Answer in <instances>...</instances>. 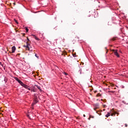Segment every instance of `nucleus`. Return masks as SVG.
I'll use <instances>...</instances> for the list:
<instances>
[{"instance_id":"obj_13","label":"nucleus","mask_w":128,"mask_h":128,"mask_svg":"<svg viewBox=\"0 0 128 128\" xmlns=\"http://www.w3.org/2000/svg\"><path fill=\"white\" fill-rule=\"evenodd\" d=\"M111 51L112 52H114H114H116V50H112Z\"/></svg>"},{"instance_id":"obj_34","label":"nucleus","mask_w":128,"mask_h":128,"mask_svg":"<svg viewBox=\"0 0 128 128\" xmlns=\"http://www.w3.org/2000/svg\"><path fill=\"white\" fill-rule=\"evenodd\" d=\"M94 118V116L92 117Z\"/></svg>"},{"instance_id":"obj_29","label":"nucleus","mask_w":128,"mask_h":128,"mask_svg":"<svg viewBox=\"0 0 128 128\" xmlns=\"http://www.w3.org/2000/svg\"><path fill=\"white\" fill-rule=\"evenodd\" d=\"M108 50H107L106 54H108Z\"/></svg>"},{"instance_id":"obj_23","label":"nucleus","mask_w":128,"mask_h":128,"mask_svg":"<svg viewBox=\"0 0 128 128\" xmlns=\"http://www.w3.org/2000/svg\"><path fill=\"white\" fill-rule=\"evenodd\" d=\"M125 126L126 128L128 126V124H125Z\"/></svg>"},{"instance_id":"obj_5","label":"nucleus","mask_w":128,"mask_h":128,"mask_svg":"<svg viewBox=\"0 0 128 128\" xmlns=\"http://www.w3.org/2000/svg\"><path fill=\"white\" fill-rule=\"evenodd\" d=\"M12 54H14V52H16V46H14L12 47Z\"/></svg>"},{"instance_id":"obj_28","label":"nucleus","mask_w":128,"mask_h":128,"mask_svg":"<svg viewBox=\"0 0 128 128\" xmlns=\"http://www.w3.org/2000/svg\"><path fill=\"white\" fill-rule=\"evenodd\" d=\"M104 108H106V105L103 106Z\"/></svg>"},{"instance_id":"obj_16","label":"nucleus","mask_w":128,"mask_h":128,"mask_svg":"<svg viewBox=\"0 0 128 128\" xmlns=\"http://www.w3.org/2000/svg\"><path fill=\"white\" fill-rule=\"evenodd\" d=\"M31 92H36V90L34 89L31 90Z\"/></svg>"},{"instance_id":"obj_9","label":"nucleus","mask_w":128,"mask_h":128,"mask_svg":"<svg viewBox=\"0 0 128 128\" xmlns=\"http://www.w3.org/2000/svg\"><path fill=\"white\" fill-rule=\"evenodd\" d=\"M110 116V113L108 112L107 114L106 115V117L108 118V116Z\"/></svg>"},{"instance_id":"obj_30","label":"nucleus","mask_w":128,"mask_h":128,"mask_svg":"<svg viewBox=\"0 0 128 128\" xmlns=\"http://www.w3.org/2000/svg\"><path fill=\"white\" fill-rule=\"evenodd\" d=\"M28 118H30V115H28Z\"/></svg>"},{"instance_id":"obj_24","label":"nucleus","mask_w":128,"mask_h":128,"mask_svg":"<svg viewBox=\"0 0 128 128\" xmlns=\"http://www.w3.org/2000/svg\"><path fill=\"white\" fill-rule=\"evenodd\" d=\"M64 74L66 75L68 74L66 73L65 72H64Z\"/></svg>"},{"instance_id":"obj_4","label":"nucleus","mask_w":128,"mask_h":128,"mask_svg":"<svg viewBox=\"0 0 128 128\" xmlns=\"http://www.w3.org/2000/svg\"><path fill=\"white\" fill-rule=\"evenodd\" d=\"M94 106H95L96 108H100V104L98 103H96L94 104Z\"/></svg>"},{"instance_id":"obj_1","label":"nucleus","mask_w":128,"mask_h":128,"mask_svg":"<svg viewBox=\"0 0 128 128\" xmlns=\"http://www.w3.org/2000/svg\"><path fill=\"white\" fill-rule=\"evenodd\" d=\"M24 48H26V50H30L31 52L32 51V50H30L32 47L30 46V44L29 42H26V46L24 45Z\"/></svg>"},{"instance_id":"obj_31","label":"nucleus","mask_w":128,"mask_h":128,"mask_svg":"<svg viewBox=\"0 0 128 128\" xmlns=\"http://www.w3.org/2000/svg\"><path fill=\"white\" fill-rule=\"evenodd\" d=\"M73 52H74V50H72Z\"/></svg>"},{"instance_id":"obj_10","label":"nucleus","mask_w":128,"mask_h":128,"mask_svg":"<svg viewBox=\"0 0 128 128\" xmlns=\"http://www.w3.org/2000/svg\"><path fill=\"white\" fill-rule=\"evenodd\" d=\"M33 36H34L35 40H38V37H36V36L35 35H33Z\"/></svg>"},{"instance_id":"obj_33","label":"nucleus","mask_w":128,"mask_h":128,"mask_svg":"<svg viewBox=\"0 0 128 128\" xmlns=\"http://www.w3.org/2000/svg\"><path fill=\"white\" fill-rule=\"evenodd\" d=\"M34 88V86L33 87Z\"/></svg>"},{"instance_id":"obj_26","label":"nucleus","mask_w":128,"mask_h":128,"mask_svg":"<svg viewBox=\"0 0 128 128\" xmlns=\"http://www.w3.org/2000/svg\"><path fill=\"white\" fill-rule=\"evenodd\" d=\"M13 4H14V6H16V2H14V3Z\"/></svg>"},{"instance_id":"obj_18","label":"nucleus","mask_w":128,"mask_h":128,"mask_svg":"<svg viewBox=\"0 0 128 128\" xmlns=\"http://www.w3.org/2000/svg\"><path fill=\"white\" fill-rule=\"evenodd\" d=\"M27 40H28V42H30V39H28V38H27Z\"/></svg>"},{"instance_id":"obj_7","label":"nucleus","mask_w":128,"mask_h":128,"mask_svg":"<svg viewBox=\"0 0 128 128\" xmlns=\"http://www.w3.org/2000/svg\"><path fill=\"white\" fill-rule=\"evenodd\" d=\"M116 114H118V113H117L116 112H114L113 113H112L110 116H116Z\"/></svg>"},{"instance_id":"obj_14","label":"nucleus","mask_w":128,"mask_h":128,"mask_svg":"<svg viewBox=\"0 0 128 128\" xmlns=\"http://www.w3.org/2000/svg\"><path fill=\"white\" fill-rule=\"evenodd\" d=\"M96 96H102V94H97Z\"/></svg>"},{"instance_id":"obj_3","label":"nucleus","mask_w":128,"mask_h":128,"mask_svg":"<svg viewBox=\"0 0 128 128\" xmlns=\"http://www.w3.org/2000/svg\"><path fill=\"white\" fill-rule=\"evenodd\" d=\"M15 80H16L17 82H18L19 83V84H20V86H22V82L19 79H18V78H15Z\"/></svg>"},{"instance_id":"obj_20","label":"nucleus","mask_w":128,"mask_h":128,"mask_svg":"<svg viewBox=\"0 0 128 128\" xmlns=\"http://www.w3.org/2000/svg\"><path fill=\"white\" fill-rule=\"evenodd\" d=\"M15 20V22H16L17 24H18V21L16 20Z\"/></svg>"},{"instance_id":"obj_2","label":"nucleus","mask_w":128,"mask_h":128,"mask_svg":"<svg viewBox=\"0 0 128 128\" xmlns=\"http://www.w3.org/2000/svg\"><path fill=\"white\" fill-rule=\"evenodd\" d=\"M21 86H23V88H26L27 90H30V86L24 84L22 83V84H21Z\"/></svg>"},{"instance_id":"obj_25","label":"nucleus","mask_w":128,"mask_h":128,"mask_svg":"<svg viewBox=\"0 0 128 128\" xmlns=\"http://www.w3.org/2000/svg\"><path fill=\"white\" fill-rule=\"evenodd\" d=\"M83 116H84V118H86V115H85V114H84V115H83Z\"/></svg>"},{"instance_id":"obj_22","label":"nucleus","mask_w":128,"mask_h":128,"mask_svg":"<svg viewBox=\"0 0 128 128\" xmlns=\"http://www.w3.org/2000/svg\"><path fill=\"white\" fill-rule=\"evenodd\" d=\"M110 92H112L113 94L114 92V91H110Z\"/></svg>"},{"instance_id":"obj_15","label":"nucleus","mask_w":128,"mask_h":128,"mask_svg":"<svg viewBox=\"0 0 128 128\" xmlns=\"http://www.w3.org/2000/svg\"><path fill=\"white\" fill-rule=\"evenodd\" d=\"M26 32H28V28H26Z\"/></svg>"},{"instance_id":"obj_11","label":"nucleus","mask_w":128,"mask_h":128,"mask_svg":"<svg viewBox=\"0 0 128 128\" xmlns=\"http://www.w3.org/2000/svg\"><path fill=\"white\" fill-rule=\"evenodd\" d=\"M78 72H79L80 74H82V69L80 68Z\"/></svg>"},{"instance_id":"obj_17","label":"nucleus","mask_w":128,"mask_h":128,"mask_svg":"<svg viewBox=\"0 0 128 128\" xmlns=\"http://www.w3.org/2000/svg\"><path fill=\"white\" fill-rule=\"evenodd\" d=\"M35 56H36V58H38V55L36 54H35Z\"/></svg>"},{"instance_id":"obj_8","label":"nucleus","mask_w":128,"mask_h":128,"mask_svg":"<svg viewBox=\"0 0 128 128\" xmlns=\"http://www.w3.org/2000/svg\"><path fill=\"white\" fill-rule=\"evenodd\" d=\"M35 86H36V88L40 90V92H42V90L40 88V87L36 84H35Z\"/></svg>"},{"instance_id":"obj_27","label":"nucleus","mask_w":128,"mask_h":128,"mask_svg":"<svg viewBox=\"0 0 128 128\" xmlns=\"http://www.w3.org/2000/svg\"><path fill=\"white\" fill-rule=\"evenodd\" d=\"M90 116L89 118H88V120H90Z\"/></svg>"},{"instance_id":"obj_19","label":"nucleus","mask_w":128,"mask_h":128,"mask_svg":"<svg viewBox=\"0 0 128 128\" xmlns=\"http://www.w3.org/2000/svg\"><path fill=\"white\" fill-rule=\"evenodd\" d=\"M98 110V108H96V107H95V108H94V110Z\"/></svg>"},{"instance_id":"obj_32","label":"nucleus","mask_w":128,"mask_h":128,"mask_svg":"<svg viewBox=\"0 0 128 128\" xmlns=\"http://www.w3.org/2000/svg\"><path fill=\"white\" fill-rule=\"evenodd\" d=\"M101 100H104L102 99Z\"/></svg>"},{"instance_id":"obj_21","label":"nucleus","mask_w":128,"mask_h":128,"mask_svg":"<svg viewBox=\"0 0 128 128\" xmlns=\"http://www.w3.org/2000/svg\"><path fill=\"white\" fill-rule=\"evenodd\" d=\"M36 102H38V101L36 100H35V104H36Z\"/></svg>"},{"instance_id":"obj_12","label":"nucleus","mask_w":128,"mask_h":128,"mask_svg":"<svg viewBox=\"0 0 128 128\" xmlns=\"http://www.w3.org/2000/svg\"><path fill=\"white\" fill-rule=\"evenodd\" d=\"M112 40H116V37H114Z\"/></svg>"},{"instance_id":"obj_6","label":"nucleus","mask_w":128,"mask_h":128,"mask_svg":"<svg viewBox=\"0 0 128 128\" xmlns=\"http://www.w3.org/2000/svg\"><path fill=\"white\" fill-rule=\"evenodd\" d=\"M115 56H116L117 58H120V54H118V50H116V52L114 53Z\"/></svg>"}]
</instances>
